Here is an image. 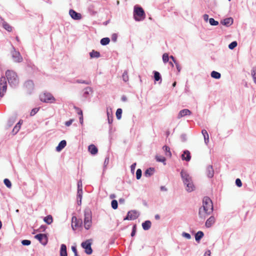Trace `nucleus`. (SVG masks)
<instances>
[{
    "mask_svg": "<svg viewBox=\"0 0 256 256\" xmlns=\"http://www.w3.org/2000/svg\"><path fill=\"white\" fill-rule=\"evenodd\" d=\"M182 235L183 236H184V238H187L188 240H189L191 238L190 235L188 233L183 232Z\"/></svg>",
    "mask_w": 256,
    "mask_h": 256,
    "instance_id": "obj_51",
    "label": "nucleus"
},
{
    "mask_svg": "<svg viewBox=\"0 0 256 256\" xmlns=\"http://www.w3.org/2000/svg\"><path fill=\"white\" fill-rule=\"evenodd\" d=\"M204 18L205 21H207L208 18V15L207 14H205L204 15Z\"/></svg>",
    "mask_w": 256,
    "mask_h": 256,
    "instance_id": "obj_57",
    "label": "nucleus"
},
{
    "mask_svg": "<svg viewBox=\"0 0 256 256\" xmlns=\"http://www.w3.org/2000/svg\"><path fill=\"white\" fill-rule=\"evenodd\" d=\"M204 236V233L202 231H198L195 235L196 241L199 242L200 240Z\"/></svg>",
    "mask_w": 256,
    "mask_h": 256,
    "instance_id": "obj_28",
    "label": "nucleus"
},
{
    "mask_svg": "<svg viewBox=\"0 0 256 256\" xmlns=\"http://www.w3.org/2000/svg\"><path fill=\"white\" fill-rule=\"evenodd\" d=\"M110 40L108 38H102L100 40V44L102 45L105 46L109 44Z\"/></svg>",
    "mask_w": 256,
    "mask_h": 256,
    "instance_id": "obj_32",
    "label": "nucleus"
},
{
    "mask_svg": "<svg viewBox=\"0 0 256 256\" xmlns=\"http://www.w3.org/2000/svg\"><path fill=\"white\" fill-rule=\"evenodd\" d=\"M72 251L74 252V256H79L78 254V252H77V250H76V246H72Z\"/></svg>",
    "mask_w": 256,
    "mask_h": 256,
    "instance_id": "obj_49",
    "label": "nucleus"
},
{
    "mask_svg": "<svg viewBox=\"0 0 256 256\" xmlns=\"http://www.w3.org/2000/svg\"><path fill=\"white\" fill-rule=\"evenodd\" d=\"M31 242L30 240H23L22 242V244L24 246H28L30 244Z\"/></svg>",
    "mask_w": 256,
    "mask_h": 256,
    "instance_id": "obj_47",
    "label": "nucleus"
},
{
    "mask_svg": "<svg viewBox=\"0 0 256 256\" xmlns=\"http://www.w3.org/2000/svg\"><path fill=\"white\" fill-rule=\"evenodd\" d=\"M192 114L191 112L188 109H184L180 110L178 114V118H180L186 116H190Z\"/></svg>",
    "mask_w": 256,
    "mask_h": 256,
    "instance_id": "obj_14",
    "label": "nucleus"
},
{
    "mask_svg": "<svg viewBox=\"0 0 256 256\" xmlns=\"http://www.w3.org/2000/svg\"><path fill=\"white\" fill-rule=\"evenodd\" d=\"M209 22L212 26H217L218 24V22L215 20L213 18H210Z\"/></svg>",
    "mask_w": 256,
    "mask_h": 256,
    "instance_id": "obj_40",
    "label": "nucleus"
},
{
    "mask_svg": "<svg viewBox=\"0 0 256 256\" xmlns=\"http://www.w3.org/2000/svg\"><path fill=\"white\" fill-rule=\"evenodd\" d=\"M252 76L254 82L256 84V69L254 68L252 71Z\"/></svg>",
    "mask_w": 256,
    "mask_h": 256,
    "instance_id": "obj_44",
    "label": "nucleus"
},
{
    "mask_svg": "<svg viewBox=\"0 0 256 256\" xmlns=\"http://www.w3.org/2000/svg\"><path fill=\"white\" fill-rule=\"evenodd\" d=\"M154 78L155 80H156V81H158L160 80L161 78H160V73L156 71L154 72Z\"/></svg>",
    "mask_w": 256,
    "mask_h": 256,
    "instance_id": "obj_38",
    "label": "nucleus"
},
{
    "mask_svg": "<svg viewBox=\"0 0 256 256\" xmlns=\"http://www.w3.org/2000/svg\"><path fill=\"white\" fill-rule=\"evenodd\" d=\"M78 190H82V182L80 180L78 182Z\"/></svg>",
    "mask_w": 256,
    "mask_h": 256,
    "instance_id": "obj_52",
    "label": "nucleus"
},
{
    "mask_svg": "<svg viewBox=\"0 0 256 256\" xmlns=\"http://www.w3.org/2000/svg\"><path fill=\"white\" fill-rule=\"evenodd\" d=\"M142 176V170L138 168L136 172V177L138 180Z\"/></svg>",
    "mask_w": 256,
    "mask_h": 256,
    "instance_id": "obj_43",
    "label": "nucleus"
},
{
    "mask_svg": "<svg viewBox=\"0 0 256 256\" xmlns=\"http://www.w3.org/2000/svg\"><path fill=\"white\" fill-rule=\"evenodd\" d=\"M92 243L90 240H87L82 243V246L84 248L85 252L88 254H92V250L91 248Z\"/></svg>",
    "mask_w": 256,
    "mask_h": 256,
    "instance_id": "obj_6",
    "label": "nucleus"
},
{
    "mask_svg": "<svg viewBox=\"0 0 256 256\" xmlns=\"http://www.w3.org/2000/svg\"><path fill=\"white\" fill-rule=\"evenodd\" d=\"M66 144V142L65 140H62L58 144V146L56 148V150L58 152L60 151L64 148Z\"/></svg>",
    "mask_w": 256,
    "mask_h": 256,
    "instance_id": "obj_21",
    "label": "nucleus"
},
{
    "mask_svg": "<svg viewBox=\"0 0 256 256\" xmlns=\"http://www.w3.org/2000/svg\"><path fill=\"white\" fill-rule=\"evenodd\" d=\"M136 225H134L133 226L132 230V232L131 233V236H134L135 235V234H136Z\"/></svg>",
    "mask_w": 256,
    "mask_h": 256,
    "instance_id": "obj_55",
    "label": "nucleus"
},
{
    "mask_svg": "<svg viewBox=\"0 0 256 256\" xmlns=\"http://www.w3.org/2000/svg\"><path fill=\"white\" fill-rule=\"evenodd\" d=\"M151 222L150 220H146L142 224V226L144 230H148L151 227Z\"/></svg>",
    "mask_w": 256,
    "mask_h": 256,
    "instance_id": "obj_22",
    "label": "nucleus"
},
{
    "mask_svg": "<svg viewBox=\"0 0 256 256\" xmlns=\"http://www.w3.org/2000/svg\"><path fill=\"white\" fill-rule=\"evenodd\" d=\"M154 168H150L147 169L144 173V176L147 177L150 176L154 174Z\"/></svg>",
    "mask_w": 256,
    "mask_h": 256,
    "instance_id": "obj_26",
    "label": "nucleus"
},
{
    "mask_svg": "<svg viewBox=\"0 0 256 256\" xmlns=\"http://www.w3.org/2000/svg\"><path fill=\"white\" fill-rule=\"evenodd\" d=\"M215 222V218L213 216H211L208 219L206 222V226L207 228H210Z\"/></svg>",
    "mask_w": 256,
    "mask_h": 256,
    "instance_id": "obj_18",
    "label": "nucleus"
},
{
    "mask_svg": "<svg viewBox=\"0 0 256 256\" xmlns=\"http://www.w3.org/2000/svg\"><path fill=\"white\" fill-rule=\"evenodd\" d=\"M6 75L10 85L12 86H16L18 84V78L16 74L14 72L8 70L6 72Z\"/></svg>",
    "mask_w": 256,
    "mask_h": 256,
    "instance_id": "obj_2",
    "label": "nucleus"
},
{
    "mask_svg": "<svg viewBox=\"0 0 256 256\" xmlns=\"http://www.w3.org/2000/svg\"><path fill=\"white\" fill-rule=\"evenodd\" d=\"M69 14L70 16L74 20H79L82 18V15L80 13L76 12L73 10H70L69 11Z\"/></svg>",
    "mask_w": 256,
    "mask_h": 256,
    "instance_id": "obj_13",
    "label": "nucleus"
},
{
    "mask_svg": "<svg viewBox=\"0 0 256 256\" xmlns=\"http://www.w3.org/2000/svg\"><path fill=\"white\" fill-rule=\"evenodd\" d=\"M180 174L184 184L192 181L191 177L186 171L182 170Z\"/></svg>",
    "mask_w": 256,
    "mask_h": 256,
    "instance_id": "obj_11",
    "label": "nucleus"
},
{
    "mask_svg": "<svg viewBox=\"0 0 256 256\" xmlns=\"http://www.w3.org/2000/svg\"><path fill=\"white\" fill-rule=\"evenodd\" d=\"M0 20L2 22L3 28L9 32H12V27L8 23L5 22L3 18H0Z\"/></svg>",
    "mask_w": 256,
    "mask_h": 256,
    "instance_id": "obj_15",
    "label": "nucleus"
},
{
    "mask_svg": "<svg viewBox=\"0 0 256 256\" xmlns=\"http://www.w3.org/2000/svg\"><path fill=\"white\" fill-rule=\"evenodd\" d=\"M42 102L46 103H54L56 101L54 96L49 92H44L40 96Z\"/></svg>",
    "mask_w": 256,
    "mask_h": 256,
    "instance_id": "obj_4",
    "label": "nucleus"
},
{
    "mask_svg": "<svg viewBox=\"0 0 256 256\" xmlns=\"http://www.w3.org/2000/svg\"><path fill=\"white\" fill-rule=\"evenodd\" d=\"M236 184L238 187H240L242 186V182L240 178H237L236 180Z\"/></svg>",
    "mask_w": 256,
    "mask_h": 256,
    "instance_id": "obj_50",
    "label": "nucleus"
},
{
    "mask_svg": "<svg viewBox=\"0 0 256 256\" xmlns=\"http://www.w3.org/2000/svg\"><path fill=\"white\" fill-rule=\"evenodd\" d=\"M213 210V205L211 200L208 197L203 199V205L200 208L199 214L201 218H204L206 216L210 214Z\"/></svg>",
    "mask_w": 256,
    "mask_h": 256,
    "instance_id": "obj_1",
    "label": "nucleus"
},
{
    "mask_svg": "<svg viewBox=\"0 0 256 256\" xmlns=\"http://www.w3.org/2000/svg\"><path fill=\"white\" fill-rule=\"evenodd\" d=\"M44 222H46L48 224H52L53 221L52 217L50 215H48V216H46L44 218Z\"/></svg>",
    "mask_w": 256,
    "mask_h": 256,
    "instance_id": "obj_29",
    "label": "nucleus"
},
{
    "mask_svg": "<svg viewBox=\"0 0 256 256\" xmlns=\"http://www.w3.org/2000/svg\"><path fill=\"white\" fill-rule=\"evenodd\" d=\"M82 196V190H78L77 192V197L80 198V204L78 202V204H81V200Z\"/></svg>",
    "mask_w": 256,
    "mask_h": 256,
    "instance_id": "obj_33",
    "label": "nucleus"
},
{
    "mask_svg": "<svg viewBox=\"0 0 256 256\" xmlns=\"http://www.w3.org/2000/svg\"><path fill=\"white\" fill-rule=\"evenodd\" d=\"M182 160H185L187 162L190 161L191 158L190 152L188 150H185L184 152V154L182 155Z\"/></svg>",
    "mask_w": 256,
    "mask_h": 256,
    "instance_id": "obj_16",
    "label": "nucleus"
},
{
    "mask_svg": "<svg viewBox=\"0 0 256 256\" xmlns=\"http://www.w3.org/2000/svg\"><path fill=\"white\" fill-rule=\"evenodd\" d=\"M162 60L164 62L166 63L168 62L169 56L167 53H164L162 56Z\"/></svg>",
    "mask_w": 256,
    "mask_h": 256,
    "instance_id": "obj_35",
    "label": "nucleus"
},
{
    "mask_svg": "<svg viewBox=\"0 0 256 256\" xmlns=\"http://www.w3.org/2000/svg\"><path fill=\"white\" fill-rule=\"evenodd\" d=\"M186 190L188 192H192L194 190V186L192 181L188 182L186 184Z\"/></svg>",
    "mask_w": 256,
    "mask_h": 256,
    "instance_id": "obj_24",
    "label": "nucleus"
},
{
    "mask_svg": "<svg viewBox=\"0 0 256 256\" xmlns=\"http://www.w3.org/2000/svg\"><path fill=\"white\" fill-rule=\"evenodd\" d=\"M207 170H208V176L209 178H212L214 176V172L212 168V166H209L207 168Z\"/></svg>",
    "mask_w": 256,
    "mask_h": 256,
    "instance_id": "obj_27",
    "label": "nucleus"
},
{
    "mask_svg": "<svg viewBox=\"0 0 256 256\" xmlns=\"http://www.w3.org/2000/svg\"><path fill=\"white\" fill-rule=\"evenodd\" d=\"M92 225L91 216L88 213L84 214V226L86 230H88Z\"/></svg>",
    "mask_w": 256,
    "mask_h": 256,
    "instance_id": "obj_8",
    "label": "nucleus"
},
{
    "mask_svg": "<svg viewBox=\"0 0 256 256\" xmlns=\"http://www.w3.org/2000/svg\"><path fill=\"white\" fill-rule=\"evenodd\" d=\"M20 124V122H18L14 127V128H13V130H12V132L14 134H16L20 130V125H19Z\"/></svg>",
    "mask_w": 256,
    "mask_h": 256,
    "instance_id": "obj_36",
    "label": "nucleus"
},
{
    "mask_svg": "<svg viewBox=\"0 0 256 256\" xmlns=\"http://www.w3.org/2000/svg\"><path fill=\"white\" fill-rule=\"evenodd\" d=\"M76 82L78 83H82V84H89L90 82L88 81L85 80H76Z\"/></svg>",
    "mask_w": 256,
    "mask_h": 256,
    "instance_id": "obj_53",
    "label": "nucleus"
},
{
    "mask_svg": "<svg viewBox=\"0 0 256 256\" xmlns=\"http://www.w3.org/2000/svg\"><path fill=\"white\" fill-rule=\"evenodd\" d=\"M88 151L92 154H96L98 153V150L94 144H90L88 146Z\"/></svg>",
    "mask_w": 256,
    "mask_h": 256,
    "instance_id": "obj_19",
    "label": "nucleus"
},
{
    "mask_svg": "<svg viewBox=\"0 0 256 256\" xmlns=\"http://www.w3.org/2000/svg\"><path fill=\"white\" fill-rule=\"evenodd\" d=\"M35 238L38 239L42 244H46L47 243L48 239L46 234H38L35 236Z\"/></svg>",
    "mask_w": 256,
    "mask_h": 256,
    "instance_id": "obj_12",
    "label": "nucleus"
},
{
    "mask_svg": "<svg viewBox=\"0 0 256 256\" xmlns=\"http://www.w3.org/2000/svg\"><path fill=\"white\" fill-rule=\"evenodd\" d=\"M115 197H116V196H115V195H114V194H111V195L110 196V198H114Z\"/></svg>",
    "mask_w": 256,
    "mask_h": 256,
    "instance_id": "obj_63",
    "label": "nucleus"
},
{
    "mask_svg": "<svg viewBox=\"0 0 256 256\" xmlns=\"http://www.w3.org/2000/svg\"><path fill=\"white\" fill-rule=\"evenodd\" d=\"M74 121V120L73 119H71L67 122H65V125L67 126H70V125H71V124H72V122H73Z\"/></svg>",
    "mask_w": 256,
    "mask_h": 256,
    "instance_id": "obj_54",
    "label": "nucleus"
},
{
    "mask_svg": "<svg viewBox=\"0 0 256 256\" xmlns=\"http://www.w3.org/2000/svg\"><path fill=\"white\" fill-rule=\"evenodd\" d=\"M138 212L136 210H131L128 212L127 216L124 220H134L138 216Z\"/></svg>",
    "mask_w": 256,
    "mask_h": 256,
    "instance_id": "obj_10",
    "label": "nucleus"
},
{
    "mask_svg": "<svg viewBox=\"0 0 256 256\" xmlns=\"http://www.w3.org/2000/svg\"><path fill=\"white\" fill-rule=\"evenodd\" d=\"M90 56L91 58H98L100 56V54L99 52L97 51L92 50V52H90Z\"/></svg>",
    "mask_w": 256,
    "mask_h": 256,
    "instance_id": "obj_30",
    "label": "nucleus"
},
{
    "mask_svg": "<svg viewBox=\"0 0 256 256\" xmlns=\"http://www.w3.org/2000/svg\"><path fill=\"white\" fill-rule=\"evenodd\" d=\"M14 51L12 52V57L14 62H20L22 60V58L20 52L16 51L13 47Z\"/></svg>",
    "mask_w": 256,
    "mask_h": 256,
    "instance_id": "obj_9",
    "label": "nucleus"
},
{
    "mask_svg": "<svg viewBox=\"0 0 256 256\" xmlns=\"http://www.w3.org/2000/svg\"><path fill=\"white\" fill-rule=\"evenodd\" d=\"M82 224L81 219H78L76 216H73L72 218V227L73 230H76L80 227Z\"/></svg>",
    "mask_w": 256,
    "mask_h": 256,
    "instance_id": "obj_7",
    "label": "nucleus"
},
{
    "mask_svg": "<svg viewBox=\"0 0 256 256\" xmlns=\"http://www.w3.org/2000/svg\"><path fill=\"white\" fill-rule=\"evenodd\" d=\"M170 58L172 60V62L174 63L176 62V60H175L174 57L172 56H170Z\"/></svg>",
    "mask_w": 256,
    "mask_h": 256,
    "instance_id": "obj_60",
    "label": "nucleus"
},
{
    "mask_svg": "<svg viewBox=\"0 0 256 256\" xmlns=\"http://www.w3.org/2000/svg\"><path fill=\"white\" fill-rule=\"evenodd\" d=\"M134 18L138 22L142 21L145 19V12L142 7L138 6L134 7Z\"/></svg>",
    "mask_w": 256,
    "mask_h": 256,
    "instance_id": "obj_3",
    "label": "nucleus"
},
{
    "mask_svg": "<svg viewBox=\"0 0 256 256\" xmlns=\"http://www.w3.org/2000/svg\"><path fill=\"white\" fill-rule=\"evenodd\" d=\"M221 23L227 26L232 25L233 23V19L232 18H228L224 19L221 22Z\"/></svg>",
    "mask_w": 256,
    "mask_h": 256,
    "instance_id": "obj_17",
    "label": "nucleus"
},
{
    "mask_svg": "<svg viewBox=\"0 0 256 256\" xmlns=\"http://www.w3.org/2000/svg\"><path fill=\"white\" fill-rule=\"evenodd\" d=\"M210 250H208L207 252H206V253L204 254L205 256H210Z\"/></svg>",
    "mask_w": 256,
    "mask_h": 256,
    "instance_id": "obj_58",
    "label": "nucleus"
},
{
    "mask_svg": "<svg viewBox=\"0 0 256 256\" xmlns=\"http://www.w3.org/2000/svg\"><path fill=\"white\" fill-rule=\"evenodd\" d=\"M7 90V82L4 76H2L0 78V96L2 97Z\"/></svg>",
    "mask_w": 256,
    "mask_h": 256,
    "instance_id": "obj_5",
    "label": "nucleus"
},
{
    "mask_svg": "<svg viewBox=\"0 0 256 256\" xmlns=\"http://www.w3.org/2000/svg\"><path fill=\"white\" fill-rule=\"evenodd\" d=\"M112 207L116 210L118 208V202L116 200H112L111 203Z\"/></svg>",
    "mask_w": 256,
    "mask_h": 256,
    "instance_id": "obj_42",
    "label": "nucleus"
},
{
    "mask_svg": "<svg viewBox=\"0 0 256 256\" xmlns=\"http://www.w3.org/2000/svg\"><path fill=\"white\" fill-rule=\"evenodd\" d=\"M122 110L121 108H118L116 112V116L118 120H120L122 117Z\"/></svg>",
    "mask_w": 256,
    "mask_h": 256,
    "instance_id": "obj_34",
    "label": "nucleus"
},
{
    "mask_svg": "<svg viewBox=\"0 0 256 256\" xmlns=\"http://www.w3.org/2000/svg\"><path fill=\"white\" fill-rule=\"evenodd\" d=\"M156 158L158 162H164L166 161V158L162 156H156Z\"/></svg>",
    "mask_w": 256,
    "mask_h": 256,
    "instance_id": "obj_41",
    "label": "nucleus"
},
{
    "mask_svg": "<svg viewBox=\"0 0 256 256\" xmlns=\"http://www.w3.org/2000/svg\"><path fill=\"white\" fill-rule=\"evenodd\" d=\"M155 218H156V220H159V219H160V216H159V215L156 214V216H155Z\"/></svg>",
    "mask_w": 256,
    "mask_h": 256,
    "instance_id": "obj_62",
    "label": "nucleus"
},
{
    "mask_svg": "<svg viewBox=\"0 0 256 256\" xmlns=\"http://www.w3.org/2000/svg\"><path fill=\"white\" fill-rule=\"evenodd\" d=\"M202 133L204 136V142L207 144L209 142L208 134L206 130H202Z\"/></svg>",
    "mask_w": 256,
    "mask_h": 256,
    "instance_id": "obj_23",
    "label": "nucleus"
},
{
    "mask_svg": "<svg viewBox=\"0 0 256 256\" xmlns=\"http://www.w3.org/2000/svg\"><path fill=\"white\" fill-rule=\"evenodd\" d=\"M5 185L8 188H10L12 186V184L10 180L8 178H5L4 180Z\"/></svg>",
    "mask_w": 256,
    "mask_h": 256,
    "instance_id": "obj_37",
    "label": "nucleus"
},
{
    "mask_svg": "<svg viewBox=\"0 0 256 256\" xmlns=\"http://www.w3.org/2000/svg\"><path fill=\"white\" fill-rule=\"evenodd\" d=\"M174 64H176V67L178 72H180L181 70L180 66L179 65V64L177 62Z\"/></svg>",
    "mask_w": 256,
    "mask_h": 256,
    "instance_id": "obj_56",
    "label": "nucleus"
},
{
    "mask_svg": "<svg viewBox=\"0 0 256 256\" xmlns=\"http://www.w3.org/2000/svg\"><path fill=\"white\" fill-rule=\"evenodd\" d=\"M60 256H68L66 252V246L65 244H62L60 246Z\"/></svg>",
    "mask_w": 256,
    "mask_h": 256,
    "instance_id": "obj_20",
    "label": "nucleus"
},
{
    "mask_svg": "<svg viewBox=\"0 0 256 256\" xmlns=\"http://www.w3.org/2000/svg\"><path fill=\"white\" fill-rule=\"evenodd\" d=\"M163 150L165 152V155L168 157H171L172 156V153L170 151V148L168 146H164L162 148Z\"/></svg>",
    "mask_w": 256,
    "mask_h": 256,
    "instance_id": "obj_25",
    "label": "nucleus"
},
{
    "mask_svg": "<svg viewBox=\"0 0 256 256\" xmlns=\"http://www.w3.org/2000/svg\"><path fill=\"white\" fill-rule=\"evenodd\" d=\"M160 190L162 191H166L167 190V189L164 186H161Z\"/></svg>",
    "mask_w": 256,
    "mask_h": 256,
    "instance_id": "obj_59",
    "label": "nucleus"
},
{
    "mask_svg": "<svg viewBox=\"0 0 256 256\" xmlns=\"http://www.w3.org/2000/svg\"><path fill=\"white\" fill-rule=\"evenodd\" d=\"M220 74L216 72V71H212L211 72V76L214 78L218 79L220 78Z\"/></svg>",
    "mask_w": 256,
    "mask_h": 256,
    "instance_id": "obj_31",
    "label": "nucleus"
},
{
    "mask_svg": "<svg viewBox=\"0 0 256 256\" xmlns=\"http://www.w3.org/2000/svg\"><path fill=\"white\" fill-rule=\"evenodd\" d=\"M16 41H17L18 42H20V38H18V36H16Z\"/></svg>",
    "mask_w": 256,
    "mask_h": 256,
    "instance_id": "obj_64",
    "label": "nucleus"
},
{
    "mask_svg": "<svg viewBox=\"0 0 256 256\" xmlns=\"http://www.w3.org/2000/svg\"><path fill=\"white\" fill-rule=\"evenodd\" d=\"M75 108L78 114L80 116V119L82 120V110L80 109L79 108Z\"/></svg>",
    "mask_w": 256,
    "mask_h": 256,
    "instance_id": "obj_46",
    "label": "nucleus"
},
{
    "mask_svg": "<svg viewBox=\"0 0 256 256\" xmlns=\"http://www.w3.org/2000/svg\"><path fill=\"white\" fill-rule=\"evenodd\" d=\"M38 108H33L31 112H30V116H34L36 113L38 112Z\"/></svg>",
    "mask_w": 256,
    "mask_h": 256,
    "instance_id": "obj_48",
    "label": "nucleus"
},
{
    "mask_svg": "<svg viewBox=\"0 0 256 256\" xmlns=\"http://www.w3.org/2000/svg\"><path fill=\"white\" fill-rule=\"evenodd\" d=\"M237 42L236 41L232 42L228 45V48L230 50L234 49L237 46Z\"/></svg>",
    "mask_w": 256,
    "mask_h": 256,
    "instance_id": "obj_39",
    "label": "nucleus"
},
{
    "mask_svg": "<svg viewBox=\"0 0 256 256\" xmlns=\"http://www.w3.org/2000/svg\"><path fill=\"white\" fill-rule=\"evenodd\" d=\"M119 202H124V198H120L119 200Z\"/></svg>",
    "mask_w": 256,
    "mask_h": 256,
    "instance_id": "obj_61",
    "label": "nucleus"
},
{
    "mask_svg": "<svg viewBox=\"0 0 256 256\" xmlns=\"http://www.w3.org/2000/svg\"><path fill=\"white\" fill-rule=\"evenodd\" d=\"M122 79L124 81V82H127L128 81V72H124V73H123V74H122Z\"/></svg>",
    "mask_w": 256,
    "mask_h": 256,
    "instance_id": "obj_45",
    "label": "nucleus"
}]
</instances>
